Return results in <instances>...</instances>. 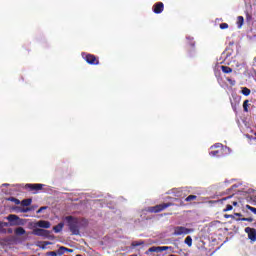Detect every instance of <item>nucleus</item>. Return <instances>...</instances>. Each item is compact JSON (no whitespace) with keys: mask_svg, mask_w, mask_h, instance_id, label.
I'll list each match as a JSON object with an SVG mask.
<instances>
[{"mask_svg":"<svg viewBox=\"0 0 256 256\" xmlns=\"http://www.w3.org/2000/svg\"><path fill=\"white\" fill-rule=\"evenodd\" d=\"M64 221L72 235H80L81 228L87 227V221L75 216H66Z\"/></svg>","mask_w":256,"mask_h":256,"instance_id":"nucleus-1","label":"nucleus"},{"mask_svg":"<svg viewBox=\"0 0 256 256\" xmlns=\"http://www.w3.org/2000/svg\"><path fill=\"white\" fill-rule=\"evenodd\" d=\"M6 219L10 223V227L21 226V225H25L27 223L26 219L20 218L16 214H9L6 217Z\"/></svg>","mask_w":256,"mask_h":256,"instance_id":"nucleus-2","label":"nucleus"},{"mask_svg":"<svg viewBox=\"0 0 256 256\" xmlns=\"http://www.w3.org/2000/svg\"><path fill=\"white\" fill-rule=\"evenodd\" d=\"M232 67L234 68V75H241V73H245V71H247L246 64L243 61L239 62L234 60Z\"/></svg>","mask_w":256,"mask_h":256,"instance_id":"nucleus-3","label":"nucleus"},{"mask_svg":"<svg viewBox=\"0 0 256 256\" xmlns=\"http://www.w3.org/2000/svg\"><path fill=\"white\" fill-rule=\"evenodd\" d=\"M82 58L85 59L86 63L89 65H99V60H97V57L93 54H89L87 52H82L81 53Z\"/></svg>","mask_w":256,"mask_h":256,"instance_id":"nucleus-4","label":"nucleus"},{"mask_svg":"<svg viewBox=\"0 0 256 256\" xmlns=\"http://www.w3.org/2000/svg\"><path fill=\"white\" fill-rule=\"evenodd\" d=\"M32 235H36V237H45L49 239L51 237V231L45 230L43 228H34L32 230Z\"/></svg>","mask_w":256,"mask_h":256,"instance_id":"nucleus-5","label":"nucleus"},{"mask_svg":"<svg viewBox=\"0 0 256 256\" xmlns=\"http://www.w3.org/2000/svg\"><path fill=\"white\" fill-rule=\"evenodd\" d=\"M189 233H193V229H189L185 226H176L174 228L173 235L179 236V235H189Z\"/></svg>","mask_w":256,"mask_h":256,"instance_id":"nucleus-6","label":"nucleus"},{"mask_svg":"<svg viewBox=\"0 0 256 256\" xmlns=\"http://www.w3.org/2000/svg\"><path fill=\"white\" fill-rule=\"evenodd\" d=\"M186 41H188V45L191 47V50L189 51L190 57H195L197 55V49L195 48V38L193 36H186Z\"/></svg>","mask_w":256,"mask_h":256,"instance_id":"nucleus-7","label":"nucleus"},{"mask_svg":"<svg viewBox=\"0 0 256 256\" xmlns=\"http://www.w3.org/2000/svg\"><path fill=\"white\" fill-rule=\"evenodd\" d=\"M167 207H171V204H169V203L159 204V205L150 207L149 211L151 213H161V211H165V209H167Z\"/></svg>","mask_w":256,"mask_h":256,"instance_id":"nucleus-8","label":"nucleus"},{"mask_svg":"<svg viewBox=\"0 0 256 256\" xmlns=\"http://www.w3.org/2000/svg\"><path fill=\"white\" fill-rule=\"evenodd\" d=\"M45 187V184L35 183V184H25V189H29L30 191H34V193H37V191H41Z\"/></svg>","mask_w":256,"mask_h":256,"instance_id":"nucleus-9","label":"nucleus"},{"mask_svg":"<svg viewBox=\"0 0 256 256\" xmlns=\"http://www.w3.org/2000/svg\"><path fill=\"white\" fill-rule=\"evenodd\" d=\"M164 9H165V4H163V2H156L152 7V11L156 15L163 13Z\"/></svg>","mask_w":256,"mask_h":256,"instance_id":"nucleus-10","label":"nucleus"},{"mask_svg":"<svg viewBox=\"0 0 256 256\" xmlns=\"http://www.w3.org/2000/svg\"><path fill=\"white\" fill-rule=\"evenodd\" d=\"M244 231H245V233H247L248 239H250V241L255 243V241H256V229L255 228H251V227H246L244 229Z\"/></svg>","mask_w":256,"mask_h":256,"instance_id":"nucleus-11","label":"nucleus"},{"mask_svg":"<svg viewBox=\"0 0 256 256\" xmlns=\"http://www.w3.org/2000/svg\"><path fill=\"white\" fill-rule=\"evenodd\" d=\"M235 45V42L230 41L228 47L226 48V52L222 54V57H225V59H229L231 55H233V46Z\"/></svg>","mask_w":256,"mask_h":256,"instance_id":"nucleus-12","label":"nucleus"},{"mask_svg":"<svg viewBox=\"0 0 256 256\" xmlns=\"http://www.w3.org/2000/svg\"><path fill=\"white\" fill-rule=\"evenodd\" d=\"M36 227H39L40 229H50L51 228V222L47 220H39L35 223Z\"/></svg>","mask_w":256,"mask_h":256,"instance_id":"nucleus-13","label":"nucleus"},{"mask_svg":"<svg viewBox=\"0 0 256 256\" xmlns=\"http://www.w3.org/2000/svg\"><path fill=\"white\" fill-rule=\"evenodd\" d=\"M27 231L23 227H17L14 229V235L17 237H21L22 235H25Z\"/></svg>","mask_w":256,"mask_h":256,"instance_id":"nucleus-14","label":"nucleus"},{"mask_svg":"<svg viewBox=\"0 0 256 256\" xmlns=\"http://www.w3.org/2000/svg\"><path fill=\"white\" fill-rule=\"evenodd\" d=\"M63 227H65V223L60 222L59 224L53 227L54 233H61L63 231Z\"/></svg>","mask_w":256,"mask_h":256,"instance_id":"nucleus-15","label":"nucleus"},{"mask_svg":"<svg viewBox=\"0 0 256 256\" xmlns=\"http://www.w3.org/2000/svg\"><path fill=\"white\" fill-rule=\"evenodd\" d=\"M65 251L67 253H73V249H69L67 247H64V246H61L58 250V255H64L65 254Z\"/></svg>","mask_w":256,"mask_h":256,"instance_id":"nucleus-16","label":"nucleus"},{"mask_svg":"<svg viewBox=\"0 0 256 256\" xmlns=\"http://www.w3.org/2000/svg\"><path fill=\"white\" fill-rule=\"evenodd\" d=\"M29 211H32V209L29 207L27 208H24L23 206L16 207V213H29Z\"/></svg>","mask_w":256,"mask_h":256,"instance_id":"nucleus-17","label":"nucleus"},{"mask_svg":"<svg viewBox=\"0 0 256 256\" xmlns=\"http://www.w3.org/2000/svg\"><path fill=\"white\" fill-rule=\"evenodd\" d=\"M31 203H33V200L31 198L24 199V200L20 201V205L22 207H29V205H31Z\"/></svg>","mask_w":256,"mask_h":256,"instance_id":"nucleus-18","label":"nucleus"},{"mask_svg":"<svg viewBox=\"0 0 256 256\" xmlns=\"http://www.w3.org/2000/svg\"><path fill=\"white\" fill-rule=\"evenodd\" d=\"M149 253H160L159 246H152L146 251V255H149Z\"/></svg>","mask_w":256,"mask_h":256,"instance_id":"nucleus-19","label":"nucleus"},{"mask_svg":"<svg viewBox=\"0 0 256 256\" xmlns=\"http://www.w3.org/2000/svg\"><path fill=\"white\" fill-rule=\"evenodd\" d=\"M240 93L244 95V97H249V95H251V89L242 87Z\"/></svg>","mask_w":256,"mask_h":256,"instance_id":"nucleus-20","label":"nucleus"},{"mask_svg":"<svg viewBox=\"0 0 256 256\" xmlns=\"http://www.w3.org/2000/svg\"><path fill=\"white\" fill-rule=\"evenodd\" d=\"M244 23H245V18H243V16H238L237 17V27H238V29H241V27H243Z\"/></svg>","mask_w":256,"mask_h":256,"instance_id":"nucleus-21","label":"nucleus"},{"mask_svg":"<svg viewBox=\"0 0 256 256\" xmlns=\"http://www.w3.org/2000/svg\"><path fill=\"white\" fill-rule=\"evenodd\" d=\"M222 157L223 155H231V148L227 146H222Z\"/></svg>","mask_w":256,"mask_h":256,"instance_id":"nucleus-22","label":"nucleus"},{"mask_svg":"<svg viewBox=\"0 0 256 256\" xmlns=\"http://www.w3.org/2000/svg\"><path fill=\"white\" fill-rule=\"evenodd\" d=\"M184 243L188 245V247H191V245H193V238H191V236H187L184 240Z\"/></svg>","mask_w":256,"mask_h":256,"instance_id":"nucleus-23","label":"nucleus"},{"mask_svg":"<svg viewBox=\"0 0 256 256\" xmlns=\"http://www.w3.org/2000/svg\"><path fill=\"white\" fill-rule=\"evenodd\" d=\"M210 157H223L222 154L219 155V150H214L209 152Z\"/></svg>","mask_w":256,"mask_h":256,"instance_id":"nucleus-24","label":"nucleus"},{"mask_svg":"<svg viewBox=\"0 0 256 256\" xmlns=\"http://www.w3.org/2000/svg\"><path fill=\"white\" fill-rule=\"evenodd\" d=\"M141 245H145V242H144L143 240H140V241H133V242L131 243V246H132V247H139V246H141Z\"/></svg>","mask_w":256,"mask_h":256,"instance_id":"nucleus-25","label":"nucleus"},{"mask_svg":"<svg viewBox=\"0 0 256 256\" xmlns=\"http://www.w3.org/2000/svg\"><path fill=\"white\" fill-rule=\"evenodd\" d=\"M221 70L224 72V73H233V69L229 66H221Z\"/></svg>","mask_w":256,"mask_h":256,"instance_id":"nucleus-26","label":"nucleus"},{"mask_svg":"<svg viewBox=\"0 0 256 256\" xmlns=\"http://www.w3.org/2000/svg\"><path fill=\"white\" fill-rule=\"evenodd\" d=\"M243 110L245 113H247L249 111V100H245L243 102Z\"/></svg>","mask_w":256,"mask_h":256,"instance_id":"nucleus-27","label":"nucleus"},{"mask_svg":"<svg viewBox=\"0 0 256 256\" xmlns=\"http://www.w3.org/2000/svg\"><path fill=\"white\" fill-rule=\"evenodd\" d=\"M159 249H160V253H163V251H169L173 249V247L171 246H159Z\"/></svg>","mask_w":256,"mask_h":256,"instance_id":"nucleus-28","label":"nucleus"},{"mask_svg":"<svg viewBox=\"0 0 256 256\" xmlns=\"http://www.w3.org/2000/svg\"><path fill=\"white\" fill-rule=\"evenodd\" d=\"M9 201H12V203H15V205H21V200L15 198V197H10Z\"/></svg>","mask_w":256,"mask_h":256,"instance_id":"nucleus-29","label":"nucleus"},{"mask_svg":"<svg viewBox=\"0 0 256 256\" xmlns=\"http://www.w3.org/2000/svg\"><path fill=\"white\" fill-rule=\"evenodd\" d=\"M236 221H248L249 223H253V218H251V217H248V218L243 217V218L236 219Z\"/></svg>","mask_w":256,"mask_h":256,"instance_id":"nucleus-30","label":"nucleus"},{"mask_svg":"<svg viewBox=\"0 0 256 256\" xmlns=\"http://www.w3.org/2000/svg\"><path fill=\"white\" fill-rule=\"evenodd\" d=\"M220 147H221V149H223V144H221V143H216V144L212 145V146L210 147V149H219Z\"/></svg>","mask_w":256,"mask_h":256,"instance_id":"nucleus-31","label":"nucleus"},{"mask_svg":"<svg viewBox=\"0 0 256 256\" xmlns=\"http://www.w3.org/2000/svg\"><path fill=\"white\" fill-rule=\"evenodd\" d=\"M183 191H186V189L185 188H180L179 190H177L175 192L176 197H182L181 193H183Z\"/></svg>","mask_w":256,"mask_h":256,"instance_id":"nucleus-32","label":"nucleus"},{"mask_svg":"<svg viewBox=\"0 0 256 256\" xmlns=\"http://www.w3.org/2000/svg\"><path fill=\"white\" fill-rule=\"evenodd\" d=\"M195 199H197V196L195 195H189L187 198H185V201L189 202V201H195Z\"/></svg>","mask_w":256,"mask_h":256,"instance_id":"nucleus-33","label":"nucleus"},{"mask_svg":"<svg viewBox=\"0 0 256 256\" xmlns=\"http://www.w3.org/2000/svg\"><path fill=\"white\" fill-rule=\"evenodd\" d=\"M227 211H233V205L227 204L226 208L224 209V212H227Z\"/></svg>","mask_w":256,"mask_h":256,"instance_id":"nucleus-34","label":"nucleus"},{"mask_svg":"<svg viewBox=\"0 0 256 256\" xmlns=\"http://www.w3.org/2000/svg\"><path fill=\"white\" fill-rule=\"evenodd\" d=\"M246 208L249 209V211L253 212L254 215H256V208L255 207L246 205Z\"/></svg>","mask_w":256,"mask_h":256,"instance_id":"nucleus-35","label":"nucleus"},{"mask_svg":"<svg viewBox=\"0 0 256 256\" xmlns=\"http://www.w3.org/2000/svg\"><path fill=\"white\" fill-rule=\"evenodd\" d=\"M243 217L242 213H234V220L237 221V219H241Z\"/></svg>","mask_w":256,"mask_h":256,"instance_id":"nucleus-36","label":"nucleus"},{"mask_svg":"<svg viewBox=\"0 0 256 256\" xmlns=\"http://www.w3.org/2000/svg\"><path fill=\"white\" fill-rule=\"evenodd\" d=\"M225 219H235V214H225Z\"/></svg>","mask_w":256,"mask_h":256,"instance_id":"nucleus-37","label":"nucleus"},{"mask_svg":"<svg viewBox=\"0 0 256 256\" xmlns=\"http://www.w3.org/2000/svg\"><path fill=\"white\" fill-rule=\"evenodd\" d=\"M220 29H229V24H227V23H221V24H220Z\"/></svg>","mask_w":256,"mask_h":256,"instance_id":"nucleus-38","label":"nucleus"},{"mask_svg":"<svg viewBox=\"0 0 256 256\" xmlns=\"http://www.w3.org/2000/svg\"><path fill=\"white\" fill-rule=\"evenodd\" d=\"M45 209H47V206H42V207H40V208L36 211V213H37V214L43 213V211H45Z\"/></svg>","mask_w":256,"mask_h":256,"instance_id":"nucleus-39","label":"nucleus"},{"mask_svg":"<svg viewBox=\"0 0 256 256\" xmlns=\"http://www.w3.org/2000/svg\"><path fill=\"white\" fill-rule=\"evenodd\" d=\"M228 83H230V85L234 86L236 84V81L234 79L231 78H227Z\"/></svg>","mask_w":256,"mask_h":256,"instance_id":"nucleus-40","label":"nucleus"},{"mask_svg":"<svg viewBox=\"0 0 256 256\" xmlns=\"http://www.w3.org/2000/svg\"><path fill=\"white\" fill-rule=\"evenodd\" d=\"M1 224H2V228H3V229H5V227L11 226V224L8 223V222H1Z\"/></svg>","mask_w":256,"mask_h":256,"instance_id":"nucleus-41","label":"nucleus"},{"mask_svg":"<svg viewBox=\"0 0 256 256\" xmlns=\"http://www.w3.org/2000/svg\"><path fill=\"white\" fill-rule=\"evenodd\" d=\"M0 233H7V230L3 228V224L0 222Z\"/></svg>","mask_w":256,"mask_h":256,"instance_id":"nucleus-42","label":"nucleus"},{"mask_svg":"<svg viewBox=\"0 0 256 256\" xmlns=\"http://www.w3.org/2000/svg\"><path fill=\"white\" fill-rule=\"evenodd\" d=\"M237 187H239V185L234 184V185L231 186V188L228 189V191H229V192H230V191H234V189H237Z\"/></svg>","mask_w":256,"mask_h":256,"instance_id":"nucleus-43","label":"nucleus"},{"mask_svg":"<svg viewBox=\"0 0 256 256\" xmlns=\"http://www.w3.org/2000/svg\"><path fill=\"white\" fill-rule=\"evenodd\" d=\"M49 255L50 256H57V255H59V252L51 251V252H49Z\"/></svg>","mask_w":256,"mask_h":256,"instance_id":"nucleus-44","label":"nucleus"},{"mask_svg":"<svg viewBox=\"0 0 256 256\" xmlns=\"http://www.w3.org/2000/svg\"><path fill=\"white\" fill-rule=\"evenodd\" d=\"M252 65H253L254 67H256V56H255L254 59H253Z\"/></svg>","mask_w":256,"mask_h":256,"instance_id":"nucleus-45","label":"nucleus"},{"mask_svg":"<svg viewBox=\"0 0 256 256\" xmlns=\"http://www.w3.org/2000/svg\"><path fill=\"white\" fill-rule=\"evenodd\" d=\"M232 196H228L226 198H223L221 201H227V199H231Z\"/></svg>","mask_w":256,"mask_h":256,"instance_id":"nucleus-46","label":"nucleus"},{"mask_svg":"<svg viewBox=\"0 0 256 256\" xmlns=\"http://www.w3.org/2000/svg\"><path fill=\"white\" fill-rule=\"evenodd\" d=\"M8 233H9V234L13 233V229L9 228V229H8Z\"/></svg>","mask_w":256,"mask_h":256,"instance_id":"nucleus-47","label":"nucleus"},{"mask_svg":"<svg viewBox=\"0 0 256 256\" xmlns=\"http://www.w3.org/2000/svg\"><path fill=\"white\" fill-rule=\"evenodd\" d=\"M234 207H237V201L233 202Z\"/></svg>","mask_w":256,"mask_h":256,"instance_id":"nucleus-48","label":"nucleus"},{"mask_svg":"<svg viewBox=\"0 0 256 256\" xmlns=\"http://www.w3.org/2000/svg\"><path fill=\"white\" fill-rule=\"evenodd\" d=\"M46 245H51V242H46Z\"/></svg>","mask_w":256,"mask_h":256,"instance_id":"nucleus-49","label":"nucleus"},{"mask_svg":"<svg viewBox=\"0 0 256 256\" xmlns=\"http://www.w3.org/2000/svg\"><path fill=\"white\" fill-rule=\"evenodd\" d=\"M7 185H9V184H3L4 187H7Z\"/></svg>","mask_w":256,"mask_h":256,"instance_id":"nucleus-50","label":"nucleus"},{"mask_svg":"<svg viewBox=\"0 0 256 256\" xmlns=\"http://www.w3.org/2000/svg\"><path fill=\"white\" fill-rule=\"evenodd\" d=\"M254 227H256V221L253 223Z\"/></svg>","mask_w":256,"mask_h":256,"instance_id":"nucleus-51","label":"nucleus"},{"mask_svg":"<svg viewBox=\"0 0 256 256\" xmlns=\"http://www.w3.org/2000/svg\"><path fill=\"white\" fill-rule=\"evenodd\" d=\"M225 183H229V181L226 180Z\"/></svg>","mask_w":256,"mask_h":256,"instance_id":"nucleus-52","label":"nucleus"}]
</instances>
